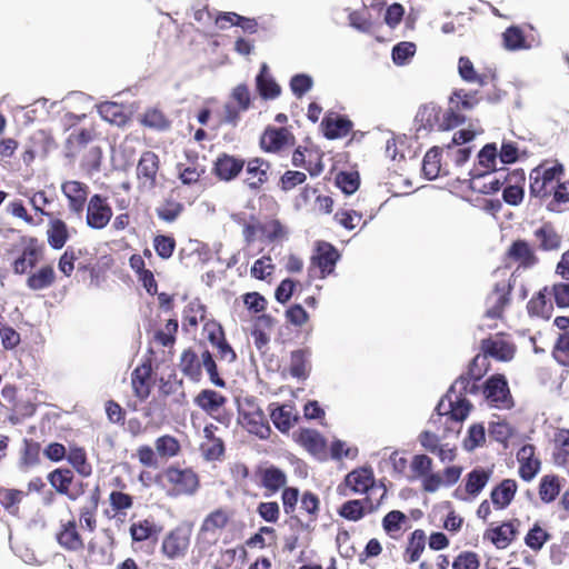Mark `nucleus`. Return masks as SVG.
I'll use <instances>...</instances> for the list:
<instances>
[{
  "label": "nucleus",
  "instance_id": "obj_53",
  "mask_svg": "<svg viewBox=\"0 0 569 569\" xmlns=\"http://www.w3.org/2000/svg\"><path fill=\"white\" fill-rule=\"evenodd\" d=\"M2 398L8 402L11 410L14 413H20L24 417H30L34 413L36 407L34 405L28 402L21 406L18 402V388L14 385H4L1 390Z\"/></svg>",
  "mask_w": 569,
  "mask_h": 569
},
{
  "label": "nucleus",
  "instance_id": "obj_34",
  "mask_svg": "<svg viewBox=\"0 0 569 569\" xmlns=\"http://www.w3.org/2000/svg\"><path fill=\"white\" fill-rule=\"evenodd\" d=\"M256 475L260 479V486L270 493H276L287 483L286 472L276 466L259 467Z\"/></svg>",
  "mask_w": 569,
  "mask_h": 569
},
{
  "label": "nucleus",
  "instance_id": "obj_49",
  "mask_svg": "<svg viewBox=\"0 0 569 569\" xmlns=\"http://www.w3.org/2000/svg\"><path fill=\"white\" fill-rule=\"evenodd\" d=\"M66 459L81 477L87 478L91 476L92 466L88 461L87 452L83 447L70 445Z\"/></svg>",
  "mask_w": 569,
  "mask_h": 569
},
{
  "label": "nucleus",
  "instance_id": "obj_18",
  "mask_svg": "<svg viewBox=\"0 0 569 569\" xmlns=\"http://www.w3.org/2000/svg\"><path fill=\"white\" fill-rule=\"evenodd\" d=\"M469 188L482 194H492L501 190L499 169L482 172L479 167L469 171Z\"/></svg>",
  "mask_w": 569,
  "mask_h": 569
},
{
  "label": "nucleus",
  "instance_id": "obj_2",
  "mask_svg": "<svg viewBox=\"0 0 569 569\" xmlns=\"http://www.w3.org/2000/svg\"><path fill=\"white\" fill-rule=\"evenodd\" d=\"M181 373L192 382H200L202 369L206 370L209 380L217 387H226V381L220 377L217 362L209 349L203 348L198 353L193 348H187L181 352L179 359Z\"/></svg>",
  "mask_w": 569,
  "mask_h": 569
},
{
  "label": "nucleus",
  "instance_id": "obj_35",
  "mask_svg": "<svg viewBox=\"0 0 569 569\" xmlns=\"http://www.w3.org/2000/svg\"><path fill=\"white\" fill-rule=\"evenodd\" d=\"M541 251H555L561 247L562 237L551 222H543L533 231Z\"/></svg>",
  "mask_w": 569,
  "mask_h": 569
},
{
  "label": "nucleus",
  "instance_id": "obj_47",
  "mask_svg": "<svg viewBox=\"0 0 569 569\" xmlns=\"http://www.w3.org/2000/svg\"><path fill=\"white\" fill-rule=\"evenodd\" d=\"M427 537L422 529H416L411 532L408 538L406 549L403 551V561L406 563H415L417 562L425 548H426Z\"/></svg>",
  "mask_w": 569,
  "mask_h": 569
},
{
  "label": "nucleus",
  "instance_id": "obj_19",
  "mask_svg": "<svg viewBox=\"0 0 569 569\" xmlns=\"http://www.w3.org/2000/svg\"><path fill=\"white\" fill-rule=\"evenodd\" d=\"M469 188L482 194H492L501 190L499 169L482 172L479 167L469 171Z\"/></svg>",
  "mask_w": 569,
  "mask_h": 569
},
{
  "label": "nucleus",
  "instance_id": "obj_26",
  "mask_svg": "<svg viewBox=\"0 0 569 569\" xmlns=\"http://www.w3.org/2000/svg\"><path fill=\"white\" fill-rule=\"evenodd\" d=\"M234 511L228 507H219L209 512L200 525L201 533L216 535L230 526Z\"/></svg>",
  "mask_w": 569,
  "mask_h": 569
},
{
  "label": "nucleus",
  "instance_id": "obj_46",
  "mask_svg": "<svg viewBox=\"0 0 569 569\" xmlns=\"http://www.w3.org/2000/svg\"><path fill=\"white\" fill-rule=\"evenodd\" d=\"M194 403L204 412L213 416L227 403V397L212 389H203L194 397Z\"/></svg>",
  "mask_w": 569,
  "mask_h": 569
},
{
  "label": "nucleus",
  "instance_id": "obj_61",
  "mask_svg": "<svg viewBox=\"0 0 569 569\" xmlns=\"http://www.w3.org/2000/svg\"><path fill=\"white\" fill-rule=\"evenodd\" d=\"M496 79V71L492 69H486L483 72L475 70L471 61L465 58V81L472 82L479 87L487 86Z\"/></svg>",
  "mask_w": 569,
  "mask_h": 569
},
{
  "label": "nucleus",
  "instance_id": "obj_21",
  "mask_svg": "<svg viewBox=\"0 0 569 569\" xmlns=\"http://www.w3.org/2000/svg\"><path fill=\"white\" fill-rule=\"evenodd\" d=\"M506 258L518 264L517 271L522 269H530L539 262L535 248L525 239H517L511 242L506 251Z\"/></svg>",
  "mask_w": 569,
  "mask_h": 569
},
{
  "label": "nucleus",
  "instance_id": "obj_4",
  "mask_svg": "<svg viewBox=\"0 0 569 569\" xmlns=\"http://www.w3.org/2000/svg\"><path fill=\"white\" fill-rule=\"evenodd\" d=\"M492 276L495 281L485 300V317L492 320H501L506 309L511 305L512 278L516 276V272L508 274L506 269L497 268Z\"/></svg>",
  "mask_w": 569,
  "mask_h": 569
},
{
  "label": "nucleus",
  "instance_id": "obj_54",
  "mask_svg": "<svg viewBox=\"0 0 569 569\" xmlns=\"http://www.w3.org/2000/svg\"><path fill=\"white\" fill-rule=\"evenodd\" d=\"M492 475L491 469L476 468L468 473L467 481L465 483V491L471 496H477L488 483Z\"/></svg>",
  "mask_w": 569,
  "mask_h": 569
},
{
  "label": "nucleus",
  "instance_id": "obj_36",
  "mask_svg": "<svg viewBox=\"0 0 569 569\" xmlns=\"http://www.w3.org/2000/svg\"><path fill=\"white\" fill-rule=\"evenodd\" d=\"M546 209L552 213L569 211V179H560L550 197L546 199Z\"/></svg>",
  "mask_w": 569,
  "mask_h": 569
},
{
  "label": "nucleus",
  "instance_id": "obj_38",
  "mask_svg": "<svg viewBox=\"0 0 569 569\" xmlns=\"http://www.w3.org/2000/svg\"><path fill=\"white\" fill-rule=\"evenodd\" d=\"M298 442L311 455L322 458L327 453L326 439L313 429H302L298 435Z\"/></svg>",
  "mask_w": 569,
  "mask_h": 569
},
{
  "label": "nucleus",
  "instance_id": "obj_44",
  "mask_svg": "<svg viewBox=\"0 0 569 569\" xmlns=\"http://www.w3.org/2000/svg\"><path fill=\"white\" fill-rule=\"evenodd\" d=\"M502 46L508 51L528 50L531 43L528 40L525 30L519 26L508 27L501 34Z\"/></svg>",
  "mask_w": 569,
  "mask_h": 569
},
{
  "label": "nucleus",
  "instance_id": "obj_14",
  "mask_svg": "<svg viewBox=\"0 0 569 569\" xmlns=\"http://www.w3.org/2000/svg\"><path fill=\"white\" fill-rule=\"evenodd\" d=\"M296 144L295 134L286 127L276 128L268 126L260 136V149L268 153H279L286 148Z\"/></svg>",
  "mask_w": 569,
  "mask_h": 569
},
{
  "label": "nucleus",
  "instance_id": "obj_58",
  "mask_svg": "<svg viewBox=\"0 0 569 569\" xmlns=\"http://www.w3.org/2000/svg\"><path fill=\"white\" fill-rule=\"evenodd\" d=\"M159 391L162 396H177L176 402L183 403L186 401V392L183 382L176 375H170L168 379H160Z\"/></svg>",
  "mask_w": 569,
  "mask_h": 569
},
{
  "label": "nucleus",
  "instance_id": "obj_42",
  "mask_svg": "<svg viewBox=\"0 0 569 569\" xmlns=\"http://www.w3.org/2000/svg\"><path fill=\"white\" fill-rule=\"evenodd\" d=\"M57 276L51 264H43L37 271L30 272L27 278V287L33 291H40L52 287Z\"/></svg>",
  "mask_w": 569,
  "mask_h": 569
},
{
  "label": "nucleus",
  "instance_id": "obj_45",
  "mask_svg": "<svg viewBox=\"0 0 569 569\" xmlns=\"http://www.w3.org/2000/svg\"><path fill=\"white\" fill-rule=\"evenodd\" d=\"M243 423L250 433L260 439H267L271 433L269 422L261 409L243 413Z\"/></svg>",
  "mask_w": 569,
  "mask_h": 569
},
{
  "label": "nucleus",
  "instance_id": "obj_12",
  "mask_svg": "<svg viewBox=\"0 0 569 569\" xmlns=\"http://www.w3.org/2000/svg\"><path fill=\"white\" fill-rule=\"evenodd\" d=\"M86 223L90 229H104L111 221L113 211L106 196L94 193L86 204Z\"/></svg>",
  "mask_w": 569,
  "mask_h": 569
},
{
  "label": "nucleus",
  "instance_id": "obj_60",
  "mask_svg": "<svg viewBox=\"0 0 569 569\" xmlns=\"http://www.w3.org/2000/svg\"><path fill=\"white\" fill-rule=\"evenodd\" d=\"M441 172L440 163V149L438 147L431 148L423 157L422 173L429 179H436Z\"/></svg>",
  "mask_w": 569,
  "mask_h": 569
},
{
  "label": "nucleus",
  "instance_id": "obj_25",
  "mask_svg": "<svg viewBox=\"0 0 569 569\" xmlns=\"http://www.w3.org/2000/svg\"><path fill=\"white\" fill-rule=\"evenodd\" d=\"M519 462V476L523 481H531L541 469V461L536 457V447L533 445H523L517 452Z\"/></svg>",
  "mask_w": 569,
  "mask_h": 569
},
{
  "label": "nucleus",
  "instance_id": "obj_17",
  "mask_svg": "<svg viewBox=\"0 0 569 569\" xmlns=\"http://www.w3.org/2000/svg\"><path fill=\"white\" fill-rule=\"evenodd\" d=\"M24 248L21 254L14 259L11 267L16 274H26L42 259L44 244L39 242L38 238L29 237L24 240Z\"/></svg>",
  "mask_w": 569,
  "mask_h": 569
},
{
  "label": "nucleus",
  "instance_id": "obj_31",
  "mask_svg": "<svg viewBox=\"0 0 569 569\" xmlns=\"http://www.w3.org/2000/svg\"><path fill=\"white\" fill-rule=\"evenodd\" d=\"M48 218L49 220L46 230L47 242L51 249L60 250L66 246L71 237L70 228L67 222L59 217L51 214V217Z\"/></svg>",
  "mask_w": 569,
  "mask_h": 569
},
{
  "label": "nucleus",
  "instance_id": "obj_52",
  "mask_svg": "<svg viewBox=\"0 0 569 569\" xmlns=\"http://www.w3.org/2000/svg\"><path fill=\"white\" fill-rule=\"evenodd\" d=\"M257 90L263 99H274L280 92V86L267 72V66L263 64L256 78Z\"/></svg>",
  "mask_w": 569,
  "mask_h": 569
},
{
  "label": "nucleus",
  "instance_id": "obj_50",
  "mask_svg": "<svg viewBox=\"0 0 569 569\" xmlns=\"http://www.w3.org/2000/svg\"><path fill=\"white\" fill-rule=\"evenodd\" d=\"M440 114L441 108L435 103H428L422 106L416 116V120L419 123V128L426 130H440Z\"/></svg>",
  "mask_w": 569,
  "mask_h": 569
},
{
  "label": "nucleus",
  "instance_id": "obj_13",
  "mask_svg": "<svg viewBox=\"0 0 569 569\" xmlns=\"http://www.w3.org/2000/svg\"><path fill=\"white\" fill-rule=\"evenodd\" d=\"M71 214L81 218L90 197V187L79 180H64L60 186Z\"/></svg>",
  "mask_w": 569,
  "mask_h": 569
},
{
  "label": "nucleus",
  "instance_id": "obj_57",
  "mask_svg": "<svg viewBox=\"0 0 569 569\" xmlns=\"http://www.w3.org/2000/svg\"><path fill=\"white\" fill-rule=\"evenodd\" d=\"M550 533L540 525L539 521H536L528 530L523 540L528 548L538 552L542 549L545 543L550 540Z\"/></svg>",
  "mask_w": 569,
  "mask_h": 569
},
{
  "label": "nucleus",
  "instance_id": "obj_37",
  "mask_svg": "<svg viewBox=\"0 0 569 569\" xmlns=\"http://www.w3.org/2000/svg\"><path fill=\"white\" fill-rule=\"evenodd\" d=\"M518 485L513 479H503L490 493V499L497 510L506 509L513 500Z\"/></svg>",
  "mask_w": 569,
  "mask_h": 569
},
{
  "label": "nucleus",
  "instance_id": "obj_20",
  "mask_svg": "<svg viewBox=\"0 0 569 569\" xmlns=\"http://www.w3.org/2000/svg\"><path fill=\"white\" fill-rule=\"evenodd\" d=\"M151 359L143 360L131 372V387L133 395L141 401L149 398L153 386Z\"/></svg>",
  "mask_w": 569,
  "mask_h": 569
},
{
  "label": "nucleus",
  "instance_id": "obj_9",
  "mask_svg": "<svg viewBox=\"0 0 569 569\" xmlns=\"http://www.w3.org/2000/svg\"><path fill=\"white\" fill-rule=\"evenodd\" d=\"M340 259L337 248L327 241H318L310 259L309 273L319 279L332 274Z\"/></svg>",
  "mask_w": 569,
  "mask_h": 569
},
{
  "label": "nucleus",
  "instance_id": "obj_11",
  "mask_svg": "<svg viewBox=\"0 0 569 569\" xmlns=\"http://www.w3.org/2000/svg\"><path fill=\"white\" fill-rule=\"evenodd\" d=\"M479 348L490 358L500 362H510L516 353L517 346L506 332H498L481 339Z\"/></svg>",
  "mask_w": 569,
  "mask_h": 569
},
{
  "label": "nucleus",
  "instance_id": "obj_39",
  "mask_svg": "<svg viewBox=\"0 0 569 569\" xmlns=\"http://www.w3.org/2000/svg\"><path fill=\"white\" fill-rule=\"evenodd\" d=\"M311 352L309 349H298L290 353L289 373L299 380H306L311 370Z\"/></svg>",
  "mask_w": 569,
  "mask_h": 569
},
{
  "label": "nucleus",
  "instance_id": "obj_48",
  "mask_svg": "<svg viewBox=\"0 0 569 569\" xmlns=\"http://www.w3.org/2000/svg\"><path fill=\"white\" fill-rule=\"evenodd\" d=\"M161 531L152 518H146L136 522H132L129 532L133 542H143L151 538H156Z\"/></svg>",
  "mask_w": 569,
  "mask_h": 569
},
{
  "label": "nucleus",
  "instance_id": "obj_24",
  "mask_svg": "<svg viewBox=\"0 0 569 569\" xmlns=\"http://www.w3.org/2000/svg\"><path fill=\"white\" fill-rule=\"evenodd\" d=\"M219 428L209 423L203 428V441L200 445L202 457L208 461L220 460L224 456V442L217 436Z\"/></svg>",
  "mask_w": 569,
  "mask_h": 569
},
{
  "label": "nucleus",
  "instance_id": "obj_63",
  "mask_svg": "<svg viewBox=\"0 0 569 569\" xmlns=\"http://www.w3.org/2000/svg\"><path fill=\"white\" fill-rule=\"evenodd\" d=\"M86 249H76L68 247L58 260L59 270L66 276L71 277L76 268V261L86 252Z\"/></svg>",
  "mask_w": 569,
  "mask_h": 569
},
{
  "label": "nucleus",
  "instance_id": "obj_33",
  "mask_svg": "<svg viewBox=\"0 0 569 569\" xmlns=\"http://www.w3.org/2000/svg\"><path fill=\"white\" fill-rule=\"evenodd\" d=\"M491 369L489 357L479 348V352L469 361L467 371L465 373V386L467 388L475 382L479 385L482 382L485 376Z\"/></svg>",
  "mask_w": 569,
  "mask_h": 569
},
{
  "label": "nucleus",
  "instance_id": "obj_16",
  "mask_svg": "<svg viewBox=\"0 0 569 569\" xmlns=\"http://www.w3.org/2000/svg\"><path fill=\"white\" fill-rule=\"evenodd\" d=\"M243 169V183L251 191H260L269 181L271 163L261 157H253L244 160Z\"/></svg>",
  "mask_w": 569,
  "mask_h": 569
},
{
  "label": "nucleus",
  "instance_id": "obj_30",
  "mask_svg": "<svg viewBox=\"0 0 569 569\" xmlns=\"http://www.w3.org/2000/svg\"><path fill=\"white\" fill-rule=\"evenodd\" d=\"M101 500V491L96 486L91 491L87 502L79 509V522L82 529L94 532L98 527V508Z\"/></svg>",
  "mask_w": 569,
  "mask_h": 569
},
{
  "label": "nucleus",
  "instance_id": "obj_64",
  "mask_svg": "<svg viewBox=\"0 0 569 569\" xmlns=\"http://www.w3.org/2000/svg\"><path fill=\"white\" fill-rule=\"evenodd\" d=\"M551 355L560 366L569 367V332L559 333Z\"/></svg>",
  "mask_w": 569,
  "mask_h": 569
},
{
  "label": "nucleus",
  "instance_id": "obj_56",
  "mask_svg": "<svg viewBox=\"0 0 569 569\" xmlns=\"http://www.w3.org/2000/svg\"><path fill=\"white\" fill-rule=\"evenodd\" d=\"M552 459L560 467L569 462V430L562 429L556 435Z\"/></svg>",
  "mask_w": 569,
  "mask_h": 569
},
{
  "label": "nucleus",
  "instance_id": "obj_23",
  "mask_svg": "<svg viewBox=\"0 0 569 569\" xmlns=\"http://www.w3.org/2000/svg\"><path fill=\"white\" fill-rule=\"evenodd\" d=\"M244 168V159L229 153H220L213 162L212 173L221 181H232Z\"/></svg>",
  "mask_w": 569,
  "mask_h": 569
},
{
  "label": "nucleus",
  "instance_id": "obj_15",
  "mask_svg": "<svg viewBox=\"0 0 569 569\" xmlns=\"http://www.w3.org/2000/svg\"><path fill=\"white\" fill-rule=\"evenodd\" d=\"M203 333L210 345L217 350V357L221 361L232 363L237 359V353L226 339L222 326L214 321L208 320L203 325Z\"/></svg>",
  "mask_w": 569,
  "mask_h": 569
},
{
  "label": "nucleus",
  "instance_id": "obj_59",
  "mask_svg": "<svg viewBox=\"0 0 569 569\" xmlns=\"http://www.w3.org/2000/svg\"><path fill=\"white\" fill-rule=\"evenodd\" d=\"M408 521L407 516L400 510L389 511L382 519V528L391 538H398L402 526Z\"/></svg>",
  "mask_w": 569,
  "mask_h": 569
},
{
  "label": "nucleus",
  "instance_id": "obj_8",
  "mask_svg": "<svg viewBox=\"0 0 569 569\" xmlns=\"http://www.w3.org/2000/svg\"><path fill=\"white\" fill-rule=\"evenodd\" d=\"M430 421L443 426L445 437L451 432L459 435L462 428V396L456 395L452 399L451 390L447 392L438 402Z\"/></svg>",
  "mask_w": 569,
  "mask_h": 569
},
{
  "label": "nucleus",
  "instance_id": "obj_3",
  "mask_svg": "<svg viewBox=\"0 0 569 569\" xmlns=\"http://www.w3.org/2000/svg\"><path fill=\"white\" fill-rule=\"evenodd\" d=\"M565 173V164L558 159H543L529 172L530 197L546 201Z\"/></svg>",
  "mask_w": 569,
  "mask_h": 569
},
{
  "label": "nucleus",
  "instance_id": "obj_55",
  "mask_svg": "<svg viewBox=\"0 0 569 569\" xmlns=\"http://www.w3.org/2000/svg\"><path fill=\"white\" fill-rule=\"evenodd\" d=\"M154 447L159 458L170 459L178 456L181 451L179 440L171 435H163L156 439Z\"/></svg>",
  "mask_w": 569,
  "mask_h": 569
},
{
  "label": "nucleus",
  "instance_id": "obj_62",
  "mask_svg": "<svg viewBox=\"0 0 569 569\" xmlns=\"http://www.w3.org/2000/svg\"><path fill=\"white\" fill-rule=\"evenodd\" d=\"M368 512V506L363 500H348L338 510L340 517L349 521H359Z\"/></svg>",
  "mask_w": 569,
  "mask_h": 569
},
{
  "label": "nucleus",
  "instance_id": "obj_29",
  "mask_svg": "<svg viewBox=\"0 0 569 569\" xmlns=\"http://www.w3.org/2000/svg\"><path fill=\"white\" fill-rule=\"evenodd\" d=\"M321 128L323 136L327 139L335 140L349 134L353 128V123L345 116H340L336 112H329L322 119Z\"/></svg>",
  "mask_w": 569,
  "mask_h": 569
},
{
  "label": "nucleus",
  "instance_id": "obj_43",
  "mask_svg": "<svg viewBox=\"0 0 569 569\" xmlns=\"http://www.w3.org/2000/svg\"><path fill=\"white\" fill-rule=\"evenodd\" d=\"M183 210V203L177 197L173 196V192H171L156 208V214L161 221L167 223H173L179 219Z\"/></svg>",
  "mask_w": 569,
  "mask_h": 569
},
{
  "label": "nucleus",
  "instance_id": "obj_22",
  "mask_svg": "<svg viewBox=\"0 0 569 569\" xmlns=\"http://www.w3.org/2000/svg\"><path fill=\"white\" fill-rule=\"evenodd\" d=\"M56 540L66 551L78 552L84 548V540L74 519L60 522L56 532Z\"/></svg>",
  "mask_w": 569,
  "mask_h": 569
},
{
  "label": "nucleus",
  "instance_id": "obj_51",
  "mask_svg": "<svg viewBox=\"0 0 569 569\" xmlns=\"http://www.w3.org/2000/svg\"><path fill=\"white\" fill-rule=\"evenodd\" d=\"M561 480L557 475H546L540 479L538 493L539 498L545 503H550L556 500L561 491Z\"/></svg>",
  "mask_w": 569,
  "mask_h": 569
},
{
  "label": "nucleus",
  "instance_id": "obj_5",
  "mask_svg": "<svg viewBox=\"0 0 569 569\" xmlns=\"http://www.w3.org/2000/svg\"><path fill=\"white\" fill-rule=\"evenodd\" d=\"M465 393L482 396L487 403L496 409L509 410L515 407V400L503 373H493L479 385L472 382L465 386Z\"/></svg>",
  "mask_w": 569,
  "mask_h": 569
},
{
  "label": "nucleus",
  "instance_id": "obj_27",
  "mask_svg": "<svg viewBox=\"0 0 569 569\" xmlns=\"http://www.w3.org/2000/svg\"><path fill=\"white\" fill-rule=\"evenodd\" d=\"M160 168V159L153 151L142 152L137 164V177L143 186L154 188L157 174Z\"/></svg>",
  "mask_w": 569,
  "mask_h": 569
},
{
  "label": "nucleus",
  "instance_id": "obj_41",
  "mask_svg": "<svg viewBox=\"0 0 569 569\" xmlns=\"http://www.w3.org/2000/svg\"><path fill=\"white\" fill-rule=\"evenodd\" d=\"M462 100L461 90H455L450 97V106L445 111L441 109L440 130H451L456 128L460 121V101Z\"/></svg>",
  "mask_w": 569,
  "mask_h": 569
},
{
  "label": "nucleus",
  "instance_id": "obj_40",
  "mask_svg": "<svg viewBox=\"0 0 569 569\" xmlns=\"http://www.w3.org/2000/svg\"><path fill=\"white\" fill-rule=\"evenodd\" d=\"M269 410L274 427L281 432H288L292 423L298 420V417L293 415V407L290 405L271 403Z\"/></svg>",
  "mask_w": 569,
  "mask_h": 569
},
{
  "label": "nucleus",
  "instance_id": "obj_10",
  "mask_svg": "<svg viewBox=\"0 0 569 569\" xmlns=\"http://www.w3.org/2000/svg\"><path fill=\"white\" fill-rule=\"evenodd\" d=\"M521 520L510 518L508 520L491 523L483 533V539L490 541L497 549H507L520 535Z\"/></svg>",
  "mask_w": 569,
  "mask_h": 569
},
{
  "label": "nucleus",
  "instance_id": "obj_32",
  "mask_svg": "<svg viewBox=\"0 0 569 569\" xmlns=\"http://www.w3.org/2000/svg\"><path fill=\"white\" fill-rule=\"evenodd\" d=\"M73 480L74 475L69 468H57L48 475V481L52 488L71 501H76L81 496V492H72Z\"/></svg>",
  "mask_w": 569,
  "mask_h": 569
},
{
  "label": "nucleus",
  "instance_id": "obj_6",
  "mask_svg": "<svg viewBox=\"0 0 569 569\" xmlns=\"http://www.w3.org/2000/svg\"><path fill=\"white\" fill-rule=\"evenodd\" d=\"M346 489H350L352 493H366L368 490H371V495L377 491L380 492L376 502L372 501L371 496H367L365 498V502L368 506V512L377 510L387 496L386 486L383 483H376L373 472L370 468H358L350 471L345 477L343 483L338 487V492L346 496Z\"/></svg>",
  "mask_w": 569,
  "mask_h": 569
},
{
  "label": "nucleus",
  "instance_id": "obj_28",
  "mask_svg": "<svg viewBox=\"0 0 569 569\" xmlns=\"http://www.w3.org/2000/svg\"><path fill=\"white\" fill-rule=\"evenodd\" d=\"M549 288L546 286L528 300L526 310L530 318L549 320L553 312L552 301L549 299Z\"/></svg>",
  "mask_w": 569,
  "mask_h": 569
},
{
  "label": "nucleus",
  "instance_id": "obj_1",
  "mask_svg": "<svg viewBox=\"0 0 569 569\" xmlns=\"http://www.w3.org/2000/svg\"><path fill=\"white\" fill-rule=\"evenodd\" d=\"M156 485L167 497H193L201 487L199 475L191 467L181 468L170 465L162 469L154 478Z\"/></svg>",
  "mask_w": 569,
  "mask_h": 569
},
{
  "label": "nucleus",
  "instance_id": "obj_7",
  "mask_svg": "<svg viewBox=\"0 0 569 569\" xmlns=\"http://www.w3.org/2000/svg\"><path fill=\"white\" fill-rule=\"evenodd\" d=\"M192 542V526L180 523L167 531L160 543V555L168 561H181L187 558Z\"/></svg>",
  "mask_w": 569,
  "mask_h": 569
}]
</instances>
